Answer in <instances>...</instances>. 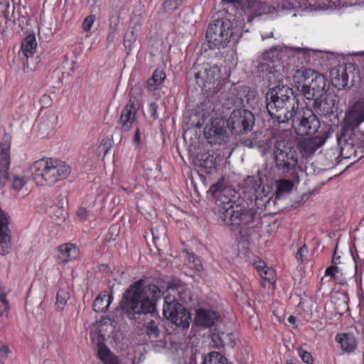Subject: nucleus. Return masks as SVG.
<instances>
[{
    "label": "nucleus",
    "mask_w": 364,
    "mask_h": 364,
    "mask_svg": "<svg viewBox=\"0 0 364 364\" xmlns=\"http://www.w3.org/2000/svg\"><path fill=\"white\" fill-rule=\"evenodd\" d=\"M316 73L314 70L304 67L296 70L292 76V81L301 95Z\"/></svg>",
    "instance_id": "nucleus-21"
},
{
    "label": "nucleus",
    "mask_w": 364,
    "mask_h": 364,
    "mask_svg": "<svg viewBox=\"0 0 364 364\" xmlns=\"http://www.w3.org/2000/svg\"><path fill=\"white\" fill-rule=\"evenodd\" d=\"M340 256H336V248L334 250V253L332 258V265H336L339 263Z\"/></svg>",
    "instance_id": "nucleus-64"
},
{
    "label": "nucleus",
    "mask_w": 364,
    "mask_h": 364,
    "mask_svg": "<svg viewBox=\"0 0 364 364\" xmlns=\"http://www.w3.org/2000/svg\"><path fill=\"white\" fill-rule=\"evenodd\" d=\"M0 301L5 305L4 309L8 311L9 309V301L6 299V294H1L0 295Z\"/></svg>",
    "instance_id": "nucleus-58"
},
{
    "label": "nucleus",
    "mask_w": 364,
    "mask_h": 364,
    "mask_svg": "<svg viewBox=\"0 0 364 364\" xmlns=\"http://www.w3.org/2000/svg\"><path fill=\"white\" fill-rule=\"evenodd\" d=\"M293 183L291 181L282 179L278 182L276 198H280L284 194L289 193L293 188Z\"/></svg>",
    "instance_id": "nucleus-33"
},
{
    "label": "nucleus",
    "mask_w": 364,
    "mask_h": 364,
    "mask_svg": "<svg viewBox=\"0 0 364 364\" xmlns=\"http://www.w3.org/2000/svg\"><path fill=\"white\" fill-rule=\"evenodd\" d=\"M0 301L5 305L4 309L8 311L9 309V301L6 299V294H1L0 295Z\"/></svg>",
    "instance_id": "nucleus-57"
},
{
    "label": "nucleus",
    "mask_w": 364,
    "mask_h": 364,
    "mask_svg": "<svg viewBox=\"0 0 364 364\" xmlns=\"http://www.w3.org/2000/svg\"><path fill=\"white\" fill-rule=\"evenodd\" d=\"M336 341L341 345V348L346 352H351L356 348V341L353 333L337 335Z\"/></svg>",
    "instance_id": "nucleus-25"
},
{
    "label": "nucleus",
    "mask_w": 364,
    "mask_h": 364,
    "mask_svg": "<svg viewBox=\"0 0 364 364\" xmlns=\"http://www.w3.org/2000/svg\"><path fill=\"white\" fill-rule=\"evenodd\" d=\"M10 164L4 166L3 164L0 163V187L3 188L6 186L7 182L12 178V176L9 175V168Z\"/></svg>",
    "instance_id": "nucleus-36"
},
{
    "label": "nucleus",
    "mask_w": 364,
    "mask_h": 364,
    "mask_svg": "<svg viewBox=\"0 0 364 364\" xmlns=\"http://www.w3.org/2000/svg\"><path fill=\"white\" fill-rule=\"evenodd\" d=\"M76 214L81 220H85L87 218V210L85 208H80Z\"/></svg>",
    "instance_id": "nucleus-50"
},
{
    "label": "nucleus",
    "mask_w": 364,
    "mask_h": 364,
    "mask_svg": "<svg viewBox=\"0 0 364 364\" xmlns=\"http://www.w3.org/2000/svg\"><path fill=\"white\" fill-rule=\"evenodd\" d=\"M220 314L213 310L200 308L196 310L194 324L203 328H210L215 326Z\"/></svg>",
    "instance_id": "nucleus-20"
},
{
    "label": "nucleus",
    "mask_w": 364,
    "mask_h": 364,
    "mask_svg": "<svg viewBox=\"0 0 364 364\" xmlns=\"http://www.w3.org/2000/svg\"><path fill=\"white\" fill-rule=\"evenodd\" d=\"M259 274L263 279L271 282L274 279L275 272L272 268L267 267L264 270L260 272Z\"/></svg>",
    "instance_id": "nucleus-41"
},
{
    "label": "nucleus",
    "mask_w": 364,
    "mask_h": 364,
    "mask_svg": "<svg viewBox=\"0 0 364 364\" xmlns=\"http://www.w3.org/2000/svg\"><path fill=\"white\" fill-rule=\"evenodd\" d=\"M95 19H96L95 15L91 14V15H89L88 16H87L84 19L82 24V27L83 30L85 31H89L91 29Z\"/></svg>",
    "instance_id": "nucleus-42"
},
{
    "label": "nucleus",
    "mask_w": 364,
    "mask_h": 364,
    "mask_svg": "<svg viewBox=\"0 0 364 364\" xmlns=\"http://www.w3.org/2000/svg\"><path fill=\"white\" fill-rule=\"evenodd\" d=\"M37 43L36 40V37L34 35H28L27 36L21 44V50L23 55L28 58L31 56L36 48Z\"/></svg>",
    "instance_id": "nucleus-29"
},
{
    "label": "nucleus",
    "mask_w": 364,
    "mask_h": 364,
    "mask_svg": "<svg viewBox=\"0 0 364 364\" xmlns=\"http://www.w3.org/2000/svg\"><path fill=\"white\" fill-rule=\"evenodd\" d=\"M158 105L155 102H151L149 105V112L153 119H156L158 117L157 114Z\"/></svg>",
    "instance_id": "nucleus-48"
},
{
    "label": "nucleus",
    "mask_w": 364,
    "mask_h": 364,
    "mask_svg": "<svg viewBox=\"0 0 364 364\" xmlns=\"http://www.w3.org/2000/svg\"><path fill=\"white\" fill-rule=\"evenodd\" d=\"M57 120V117L54 114L50 115L48 117V121L52 123L51 126H49L48 129L51 130L54 128L53 123Z\"/></svg>",
    "instance_id": "nucleus-63"
},
{
    "label": "nucleus",
    "mask_w": 364,
    "mask_h": 364,
    "mask_svg": "<svg viewBox=\"0 0 364 364\" xmlns=\"http://www.w3.org/2000/svg\"><path fill=\"white\" fill-rule=\"evenodd\" d=\"M249 92V88L247 87L238 90L235 95L234 105L236 107H245L246 105H248L250 103Z\"/></svg>",
    "instance_id": "nucleus-32"
},
{
    "label": "nucleus",
    "mask_w": 364,
    "mask_h": 364,
    "mask_svg": "<svg viewBox=\"0 0 364 364\" xmlns=\"http://www.w3.org/2000/svg\"><path fill=\"white\" fill-rule=\"evenodd\" d=\"M193 259V262L195 263L197 269H199V267H201L200 261L197 257H195L194 255L189 256V259Z\"/></svg>",
    "instance_id": "nucleus-62"
},
{
    "label": "nucleus",
    "mask_w": 364,
    "mask_h": 364,
    "mask_svg": "<svg viewBox=\"0 0 364 364\" xmlns=\"http://www.w3.org/2000/svg\"><path fill=\"white\" fill-rule=\"evenodd\" d=\"M111 147H112L111 140L109 139H104L101 141L99 149L102 151H103L104 155H106L108 153V151Z\"/></svg>",
    "instance_id": "nucleus-44"
},
{
    "label": "nucleus",
    "mask_w": 364,
    "mask_h": 364,
    "mask_svg": "<svg viewBox=\"0 0 364 364\" xmlns=\"http://www.w3.org/2000/svg\"><path fill=\"white\" fill-rule=\"evenodd\" d=\"M105 327H107L105 323H101L98 326L97 330L99 337L102 338V340H105L106 339L105 338L107 336V335L104 333V331L105 330Z\"/></svg>",
    "instance_id": "nucleus-51"
},
{
    "label": "nucleus",
    "mask_w": 364,
    "mask_h": 364,
    "mask_svg": "<svg viewBox=\"0 0 364 364\" xmlns=\"http://www.w3.org/2000/svg\"><path fill=\"white\" fill-rule=\"evenodd\" d=\"M135 102V97H130L127 105L122 110L119 120L121 132H128L135 121L136 112L139 108Z\"/></svg>",
    "instance_id": "nucleus-19"
},
{
    "label": "nucleus",
    "mask_w": 364,
    "mask_h": 364,
    "mask_svg": "<svg viewBox=\"0 0 364 364\" xmlns=\"http://www.w3.org/2000/svg\"><path fill=\"white\" fill-rule=\"evenodd\" d=\"M136 40V36L133 31H128L126 32L124 38V44L126 48L129 49V51L131 50L132 46Z\"/></svg>",
    "instance_id": "nucleus-39"
},
{
    "label": "nucleus",
    "mask_w": 364,
    "mask_h": 364,
    "mask_svg": "<svg viewBox=\"0 0 364 364\" xmlns=\"http://www.w3.org/2000/svg\"><path fill=\"white\" fill-rule=\"evenodd\" d=\"M11 142V136L9 134H5L1 139L0 144V163L3 164L4 166L10 164V148Z\"/></svg>",
    "instance_id": "nucleus-24"
},
{
    "label": "nucleus",
    "mask_w": 364,
    "mask_h": 364,
    "mask_svg": "<svg viewBox=\"0 0 364 364\" xmlns=\"http://www.w3.org/2000/svg\"><path fill=\"white\" fill-rule=\"evenodd\" d=\"M338 144L340 147V156L343 159H350L356 156L357 149L361 146L353 145L346 141H341V139H337Z\"/></svg>",
    "instance_id": "nucleus-27"
},
{
    "label": "nucleus",
    "mask_w": 364,
    "mask_h": 364,
    "mask_svg": "<svg viewBox=\"0 0 364 364\" xmlns=\"http://www.w3.org/2000/svg\"><path fill=\"white\" fill-rule=\"evenodd\" d=\"M228 338V335L223 332L215 331L211 333V339L213 343V346L218 348H223L226 345V341Z\"/></svg>",
    "instance_id": "nucleus-34"
},
{
    "label": "nucleus",
    "mask_w": 364,
    "mask_h": 364,
    "mask_svg": "<svg viewBox=\"0 0 364 364\" xmlns=\"http://www.w3.org/2000/svg\"><path fill=\"white\" fill-rule=\"evenodd\" d=\"M241 144L246 147L253 148L255 146V142L250 139H243L241 141Z\"/></svg>",
    "instance_id": "nucleus-56"
},
{
    "label": "nucleus",
    "mask_w": 364,
    "mask_h": 364,
    "mask_svg": "<svg viewBox=\"0 0 364 364\" xmlns=\"http://www.w3.org/2000/svg\"><path fill=\"white\" fill-rule=\"evenodd\" d=\"M98 354L100 358L103 360L104 359H106V357H107L110 353L106 347H99Z\"/></svg>",
    "instance_id": "nucleus-49"
},
{
    "label": "nucleus",
    "mask_w": 364,
    "mask_h": 364,
    "mask_svg": "<svg viewBox=\"0 0 364 364\" xmlns=\"http://www.w3.org/2000/svg\"><path fill=\"white\" fill-rule=\"evenodd\" d=\"M275 167L283 173L294 171L298 165V154L294 147L284 141H277L273 147Z\"/></svg>",
    "instance_id": "nucleus-8"
},
{
    "label": "nucleus",
    "mask_w": 364,
    "mask_h": 364,
    "mask_svg": "<svg viewBox=\"0 0 364 364\" xmlns=\"http://www.w3.org/2000/svg\"><path fill=\"white\" fill-rule=\"evenodd\" d=\"M192 163L205 170V173H210L215 167V159L213 154L199 149L196 154L191 155Z\"/></svg>",
    "instance_id": "nucleus-22"
},
{
    "label": "nucleus",
    "mask_w": 364,
    "mask_h": 364,
    "mask_svg": "<svg viewBox=\"0 0 364 364\" xmlns=\"http://www.w3.org/2000/svg\"><path fill=\"white\" fill-rule=\"evenodd\" d=\"M308 252L307 247L304 245L302 247H301L296 255V257L298 259H300L301 262H304L305 260L306 255Z\"/></svg>",
    "instance_id": "nucleus-45"
},
{
    "label": "nucleus",
    "mask_w": 364,
    "mask_h": 364,
    "mask_svg": "<svg viewBox=\"0 0 364 364\" xmlns=\"http://www.w3.org/2000/svg\"><path fill=\"white\" fill-rule=\"evenodd\" d=\"M299 353L302 360L307 364H312L314 359L311 354L303 349L299 350Z\"/></svg>",
    "instance_id": "nucleus-43"
},
{
    "label": "nucleus",
    "mask_w": 364,
    "mask_h": 364,
    "mask_svg": "<svg viewBox=\"0 0 364 364\" xmlns=\"http://www.w3.org/2000/svg\"><path fill=\"white\" fill-rule=\"evenodd\" d=\"M133 141H134V143L136 145H139L140 144V132H139V128H137L136 129V132H135Z\"/></svg>",
    "instance_id": "nucleus-61"
},
{
    "label": "nucleus",
    "mask_w": 364,
    "mask_h": 364,
    "mask_svg": "<svg viewBox=\"0 0 364 364\" xmlns=\"http://www.w3.org/2000/svg\"><path fill=\"white\" fill-rule=\"evenodd\" d=\"M255 268L258 270L259 273L264 270L267 267L263 261H259L255 264Z\"/></svg>",
    "instance_id": "nucleus-59"
},
{
    "label": "nucleus",
    "mask_w": 364,
    "mask_h": 364,
    "mask_svg": "<svg viewBox=\"0 0 364 364\" xmlns=\"http://www.w3.org/2000/svg\"><path fill=\"white\" fill-rule=\"evenodd\" d=\"M166 77L165 73L160 69H156L151 76L147 81L148 87L150 90H154L162 83Z\"/></svg>",
    "instance_id": "nucleus-30"
},
{
    "label": "nucleus",
    "mask_w": 364,
    "mask_h": 364,
    "mask_svg": "<svg viewBox=\"0 0 364 364\" xmlns=\"http://www.w3.org/2000/svg\"><path fill=\"white\" fill-rule=\"evenodd\" d=\"M294 129L295 133L300 136H314L326 134V132L320 129V121L316 114L311 109H307L301 114L297 112V115L292 118L288 124Z\"/></svg>",
    "instance_id": "nucleus-9"
},
{
    "label": "nucleus",
    "mask_w": 364,
    "mask_h": 364,
    "mask_svg": "<svg viewBox=\"0 0 364 364\" xmlns=\"http://www.w3.org/2000/svg\"><path fill=\"white\" fill-rule=\"evenodd\" d=\"M9 216L0 208V255H5L11 250V232L9 228Z\"/></svg>",
    "instance_id": "nucleus-18"
},
{
    "label": "nucleus",
    "mask_w": 364,
    "mask_h": 364,
    "mask_svg": "<svg viewBox=\"0 0 364 364\" xmlns=\"http://www.w3.org/2000/svg\"><path fill=\"white\" fill-rule=\"evenodd\" d=\"M232 21L226 18L213 19L206 31V38L210 49L225 48L235 36Z\"/></svg>",
    "instance_id": "nucleus-6"
},
{
    "label": "nucleus",
    "mask_w": 364,
    "mask_h": 364,
    "mask_svg": "<svg viewBox=\"0 0 364 364\" xmlns=\"http://www.w3.org/2000/svg\"><path fill=\"white\" fill-rule=\"evenodd\" d=\"M119 20L118 18L116 19V21H111L109 23V33L107 36L108 40H112L114 38V33L117 30V24H118Z\"/></svg>",
    "instance_id": "nucleus-47"
},
{
    "label": "nucleus",
    "mask_w": 364,
    "mask_h": 364,
    "mask_svg": "<svg viewBox=\"0 0 364 364\" xmlns=\"http://www.w3.org/2000/svg\"><path fill=\"white\" fill-rule=\"evenodd\" d=\"M103 361L105 364H119L117 358L113 357L111 354L106 357V359H104Z\"/></svg>",
    "instance_id": "nucleus-52"
},
{
    "label": "nucleus",
    "mask_w": 364,
    "mask_h": 364,
    "mask_svg": "<svg viewBox=\"0 0 364 364\" xmlns=\"http://www.w3.org/2000/svg\"><path fill=\"white\" fill-rule=\"evenodd\" d=\"M222 202L223 205L220 218L229 230L236 235L238 240L247 241L255 231V228L259 223L257 211L246 208L232 199Z\"/></svg>",
    "instance_id": "nucleus-3"
},
{
    "label": "nucleus",
    "mask_w": 364,
    "mask_h": 364,
    "mask_svg": "<svg viewBox=\"0 0 364 364\" xmlns=\"http://www.w3.org/2000/svg\"><path fill=\"white\" fill-rule=\"evenodd\" d=\"M10 353V350L6 346H2L0 347V356L2 358H7Z\"/></svg>",
    "instance_id": "nucleus-53"
},
{
    "label": "nucleus",
    "mask_w": 364,
    "mask_h": 364,
    "mask_svg": "<svg viewBox=\"0 0 364 364\" xmlns=\"http://www.w3.org/2000/svg\"><path fill=\"white\" fill-rule=\"evenodd\" d=\"M31 177L37 186H53L65 179L71 168L65 161L46 158L35 161L30 167Z\"/></svg>",
    "instance_id": "nucleus-5"
},
{
    "label": "nucleus",
    "mask_w": 364,
    "mask_h": 364,
    "mask_svg": "<svg viewBox=\"0 0 364 364\" xmlns=\"http://www.w3.org/2000/svg\"><path fill=\"white\" fill-rule=\"evenodd\" d=\"M59 252L60 255L58 256V258L61 260L62 263H66L74 259L77 254V248L70 243L60 245L59 247Z\"/></svg>",
    "instance_id": "nucleus-26"
},
{
    "label": "nucleus",
    "mask_w": 364,
    "mask_h": 364,
    "mask_svg": "<svg viewBox=\"0 0 364 364\" xmlns=\"http://www.w3.org/2000/svg\"><path fill=\"white\" fill-rule=\"evenodd\" d=\"M269 73L277 76L279 84L270 88L266 94L267 111L273 123L289 124L290 120L297 115L299 100L292 88L279 84L282 80V75L279 73V70H271Z\"/></svg>",
    "instance_id": "nucleus-1"
},
{
    "label": "nucleus",
    "mask_w": 364,
    "mask_h": 364,
    "mask_svg": "<svg viewBox=\"0 0 364 364\" xmlns=\"http://www.w3.org/2000/svg\"><path fill=\"white\" fill-rule=\"evenodd\" d=\"M164 7L166 9H169V10L176 9L175 2L171 0H167V1H164Z\"/></svg>",
    "instance_id": "nucleus-55"
},
{
    "label": "nucleus",
    "mask_w": 364,
    "mask_h": 364,
    "mask_svg": "<svg viewBox=\"0 0 364 364\" xmlns=\"http://www.w3.org/2000/svg\"><path fill=\"white\" fill-rule=\"evenodd\" d=\"M326 156H333L335 158V161L336 162L335 163H332V166L331 167H334L335 166L338 165L339 164V161L338 160V156H337V154L333 151V150H331L330 151L327 152L326 154Z\"/></svg>",
    "instance_id": "nucleus-54"
},
{
    "label": "nucleus",
    "mask_w": 364,
    "mask_h": 364,
    "mask_svg": "<svg viewBox=\"0 0 364 364\" xmlns=\"http://www.w3.org/2000/svg\"><path fill=\"white\" fill-rule=\"evenodd\" d=\"M364 121V117L355 113L351 114L346 119L342 128V133L337 139L353 145L364 146V131L359 125Z\"/></svg>",
    "instance_id": "nucleus-11"
},
{
    "label": "nucleus",
    "mask_w": 364,
    "mask_h": 364,
    "mask_svg": "<svg viewBox=\"0 0 364 364\" xmlns=\"http://www.w3.org/2000/svg\"><path fill=\"white\" fill-rule=\"evenodd\" d=\"M339 273V268L336 265H331L328 267L325 272L326 276H329L333 280L338 284H345L346 282L343 279H341L338 275Z\"/></svg>",
    "instance_id": "nucleus-37"
},
{
    "label": "nucleus",
    "mask_w": 364,
    "mask_h": 364,
    "mask_svg": "<svg viewBox=\"0 0 364 364\" xmlns=\"http://www.w3.org/2000/svg\"><path fill=\"white\" fill-rule=\"evenodd\" d=\"M318 52L317 50H313L305 48L299 47H284L282 49L278 50L277 48H272L269 51L264 53L265 60H269L272 63V67H269L270 70H274L277 65L274 63L277 60L279 61L282 57L287 56L293 63L297 62L300 65L309 64L311 58Z\"/></svg>",
    "instance_id": "nucleus-7"
},
{
    "label": "nucleus",
    "mask_w": 364,
    "mask_h": 364,
    "mask_svg": "<svg viewBox=\"0 0 364 364\" xmlns=\"http://www.w3.org/2000/svg\"><path fill=\"white\" fill-rule=\"evenodd\" d=\"M311 102H312L311 110L315 114L327 117L337 112L340 97L333 92H328Z\"/></svg>",
    "instance_id": "nucleus-13"
},
{
    "label": "nucleus",
    "mask_w": 364,
    "mask_h": 364,
    "mask_svg": "<svg viewBox=\"0 0 364 364\" xmlns=\"http://www.w3.org/2000/svg\"><path fill=\"white\" fill-rule=\"evenodd\" d=\"M327 80L325 76L317 73L310 80L309 84L303 92L301 95L309 102L314 99L321 97V95L328 92L326 88Z\"/></svg>",
    "instance_id": "nucleus-16"
},
{
    "label": "nucleus",
    "mask_w": 364,
    "mask_h": 364,
    "mask_svg": "<svg viewBox=\"0 0 364 364\" xmlns=\"http://www.w3.org/2000/svg\"><path fill=\"white\" fill-rule=\"evenodd\" d=\"M163 312L164 316L174 323L176 326L183 328H188L191 321L190 312L176 299L171 296L165 298Z\"/></svg>",
    "instance_id": "nucleus-12"
},
{
    "label": "nucleus",
    "mask_w": 364,
    "mask_h": 364,
    "mask_svg": "<svg viewBox=\"0 0 364 364\" xmlns=\"http://www.w3.org/2000/svg\"><path fill=\"white\" fill-rule=\"evenodd\" d=\"M180 289H181L180 290L179 289H176L179 299L182 302L186 303V302H187V301L188 299H190L188 291H186L185 289H182L181 287H180Z\"/></svg>",
    "instance_id": "nucleus-46"
},
{
    "label": "nucleus",
    "mask_w": 364,
    "mask_h": 364,
    "mask_svg": "<svg viewBox=\"0 0 364 364\" xmlns=\"http://www.w3.org/2000/svg\"><path fill=\"white\" fill-rule=\"evenodd\" d=\"M255 116L248 109H234L226 120L227 128L233 135L245 134L250 132L255 124Z\"/></svg>",
    "instance_id": "nucleus-10"
},
{
    "label": "nucleus",
    "mask_w": 364,
    "mask_h": 364,
    "mask_svg": "<svg viewBox=\"0 0 364 364\" xmlns=\"http://www.w3.org/2000/svg\"><path fill=\"white\" fill-rule=\"evenodd\" d=\"M25 185L26 181L23 177L17 175H12V178L11 179V187L14 191L18 192L24 187Z\"/></svg>",
    "instance_id": "nucleus-38"
},
{
    "label": "nucleus",
    "mask_w": 364,
    "mask_h": 364,
    "mask_svg": "<svg viewBox=\"0 0 364 364\" xmlns=\"http://www.w3.org/2000/svg\"><path fill=\"white\" fill-rule=\"evenodd\" d=\"M230 191V188L225 186L224 179H220L217 183L213 184L209 189V192L211 193L215 198L220 200H222L223 197L226 196V194L229 193Z\"/></svg>",
    "instance_id": "nucleus-28"
},
{
    "label": "nucleus",
    "mask_w": 364,
    "mask_h": 364,
    "mask_svg": "<svg viewBox=\"0 0 364 364\" xmlns=\"http://www.w3.org/2000/svg\"><path fill=\"white\" fill-rule=\"evenodd\" d=\"M223 119H215L204 127V136L210 144H221L227 138Z\"/></svg>",
    "instance_id": "nucleus-15"
},
{
    "label": "nucleus",
    "mask_w": 364,
    "mask_h": 364,
    "mask_svg": "<svg viewBox=\"0 0 364 364\" xmlns=\"http://www.w3.org/2000/svg\"><path fill=\"white\" fill-rule=\"evenodd\" d=\"M203 364H229L228 359L219 352H210L206 355Z\"/></svg>",
    "instance_id": "nucleus-31"
},
{
    "label": "nucleus",
    "mask_w": 364,
    "mask_h": 364,
    "mask_svg": "<svg viewBox=\"0 0 364 364\" xmlns=\"http://www.w3.org/2000/svg\"><path fill=\"white\" fill-rule=\"evenodd\" d=\"M308 136L300 139L297 142V148L302 157L308 158L311 156L316 149L321 147L326 141V134Z\"/></svg>",
    "instance_id": "nucleus-17"
},
{
    "label": "nucleus",
    "mask_w": 364,
    "mask_h": 364,
    "mask_svg": "<svg viewBox=\"0 0 364 364\" xmlns=\"http://www.w3.org/2000/svg\"><path fill=\"white\" fill-rule=\"evenodd\" d=\"M70 299V294L67 290L60 289L56 294L55 306L58 310H63L68 300Z\"/></svg>",
    "instance_id": "nucleus-35"
},
{
    "label": "nucleus",
    "mask_w": 364,
    "mask_h": 364,
    "mask_svg": "<svg viewBox=\"0 0 364 364\" xmlns=\"http://www.w3.org/2000/svg\"><path fill=\"white\" fill-rule=\"evenodd\" d=\"M146 333L149 336L153 338H158L159 336V329L156 324L155 321L151 320L146 325Z\"/></svg>",
    "instance_id": "nucleus-40"
},
{
    "label": "nucleus",
    "mask_w": 364,
    "mask_h": 364,
    "mask_svg": "<svg viewBox=\"0 0 364 364\" xmlns=\"http://www.w3.org/2000/svg\"><path fill=\"white\" fill-rule=\"evenodd\" d=\"M189 87L200 88L203 92L212 95L222 87L220 68L216 65L198 60L188 70L186 75Z\"/></svg>",
    "instance_id": "nucleus-4"
},
{
    "label": "nucleus",
    "mask_w": 364,
    "mask_h": 364,
    "mask_svg": "<svg viewBox=\"0 0 364 364\" xmlns=\"http://www.w3.org/2000/svg\"><path fill=\"white\" fill-rule=\"evenodd\" d=\"M51 209H52L53 211H55V212H57V213H60V215H58L57 216L59 220H64L65 219V215L63 213V211L62 209L59 208L57 206L53 207Z\"/></svg>",
    "instance_id": "nucleus-60"
},
{
    "label": "nucleus",
    "mask_w": 364,
    "mask_h": 364,
    "mask_svg": "<svg viewBox=\"0 0 364 364\" xmlns=\"http://www.w3.org/2000/svg\"><path fill=\"white\" fill-rule=\"evenodd\" d=\"M161 296V291L156 285L145 286L144 280L139 279L124 292L120 309L128 318L135 319L136 315L153 313Z\"/></svg>",
    "instance_id": "nucleus-2"
},
{
    "label": "nucleus",
    "mask_w": 364,
    "mask_h": 364,
    "mask_svg": "<svg viewBox=\"0 0 364 364\" xmlns=\"http://www.w3.org/2000/svg\"><path fill=\"white\" fill-rule=\"evenodd\" d=\"M358 73L354 65L348 64L337 70L335 75H333L332 84L338 90L350 88L360 80Z\"/></svg>",
    "instance_id": "nucleus-14"
},
{
    "label": "nucleus",
    "mask_w": 364,
    "mask_h": 364,
    "mask_svg": "<svg viewBox=\"0 0 364 364\" xmlns=\"http://www.w3.org/2000/svg\"><path fill=\"white\" fill-rule=\"evenodd\" d=\"M113 299V296L106 291H102L94 300L92 309L95 312L105 313L109 308Z\"/></svg>",
    "instance_id": "nucleus-23"
}]
</instances>
